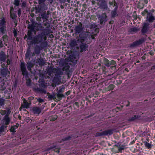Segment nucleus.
Segmentation results:
<instances>
[{
	"mask_svg": "<svg viewBox=\"0 0 155 155\" xmlns=\"http://www.w3.org/2000/svg\"><path fill=\"white\" fill-rule=\"evenodd\" d=\"M50 29H45L44 32H42L36 36L34 37L32 40V42L34 44H41L40 47H46L47 45L46 35H48L50 33Z\"/></svg>",
	"mask_w": 155,
	"mask_h": 155,
	"instance_id": "f257e3e1",
	"label": "nucleus"
},
{
	"mask_svg": "<svg viewBox=\"0 0 155 155\" xmlns=\"http://www.w3.org/2000/svg\"><path fill=\"white\" fill-rule=\"evenodd\" d=\"M28 28L30 30L28 32V39H30V38H31V32L32 31H43L44 30L45 31L44 27L42 26L41 23H35V24L34 23H32L31 25H29L28 26Z\"/></svg>",
	"mask_w": 155,
	"mask_h": 155,
	"instance_id": "f03ea898",
	"label": "nucleus"
},
{
	"mask_svg": "<svg viewBox=\"0 0 155 155\" xmlns=\"http://www.w3.org/2000/svg\"><path fill=\"white\" fill-rule=\"evenodd\" d=\"M88 34H90V32L88 31H84L82 36L81 37V39H83V41H81L80 44L78 45H80V52H82L83 51H86V48L87 47V44L84 42L87 39V38L88 35Z\"/></svg>",
	"mask_w": 155,
	"mask_h": 155,
	"instance_id": "7ed1b4c3",
	"label": "nucleus"
},
{
	"mask_svg": "<svg viewBox=\"0 0 155 155\" xmlns=\"http://www.w3.org/2000/svg\"><path fill=\"white\" fill-rule=\"evenodd\" d=\"M83 34V32H82L81 34H79V35L77 36L78 39L77 40H73L70 43V46L73 47L76 45H78L80 44V43L81 42V41H83V39H81V37H82Z\"/></svg>",
	"mask_w": 155,
	"mask_h": 155,
	"instance_id": "20e7f679",
	"label": "nucleus"
},
{
	"mask_svg": "<svg viewBox=\"0 0 155 155\" xmlns=\"http://www.w3.org/2000/svg\"><path fill=\"white\" fill-rule=\"evenodd\" d=\"M84 29V27L82 23L80 22L78 25L75 26L74 28L75 34H81L82 32ZM84 31H83L84 32Z\"/></svg>",
	"mask_w": 155,
	"mask_h": 155,
	"instance_id": "39448f33",
	"label": "nucleus"
},
{
	"mask_svg": "<svg viewBox=\"0 0 155 155\" xmlns=\"http://www.w3.org/2000/svg\"><path fill=\"white\" fill-rule=\"evenodd\" d=\"M113 131L112 130H105L101 132H97L96 133L95 136L97 137L103 135H110L113 134Z\"/></svg>",
	"mask_w": 155,
	"mask_h": 155,
	"instance_id": "423d86ee",
	"label": "nucleus"
},
{
	"mask_svg": "<svg viewBox=\"0 0 155 155\" xmlns=\"http://www.w3.org/2000/svg\"><path fill=\"white\" fill-rule=\"evenodd\" d=\"M21 70L22 72V74L25 77L27 76L28 72L27 71L25 64L23 62H21L20 64Z\"/></svg>",
	"mask_w": 155,
	"mask_h": 155,
	"instance_id": "0eeeda50",
	"label": "nucleus"
},
{
	"mask_svg": "<svg viewBox=\"0 0 155 155\" xmlns=\"http://www.w3.org/2000/svg\"><path fill=\"white\" fill-rule=\"evenodd\" d=\"M97 17L100 20V23L101 25L104 24V23L107 21V16L105 13L102 14L101 15H98Z\"/></svg>",
	"mask_w": 155,
	"mask_h": 155,
	"instance_id": "6e6552de",
	"label": "nucleus"
},
{
	"mask_svg": "<svg viewBox=\"0 0 155 155\" xmlns=\"http://www.w3.org/2000/svg\"><path fill=\"white\" fill-rule=\"evenodd\" d=\"M149 24L148 23H144L143 24V25L141 30V32L143 34H144L148 31L149 29Z\"/></svg>",
	"mask_w": 155,
	"mask_h": 155,
	"instance_id": "1a4fd4ad",
	"label": "nucleus"
},
{
	"mask_svg": "<svg viewBox=\"0 0 155 155\" xmlns=\"http://www.w3.org/2000/svg\"><path fill=\"white\" fill-rule=\"evenodd\" d=\"M23 104H22L20 109H22V108H28L30 105V103H28L27 101L24 98L23 99Z\"/></svg>",
	"mask_w": 155,
	"mask_h": 155,
	"instance_id": "9d476101",
	"label": "nucleus"
},
{
	"mask_svg": "<svg viewBox=\"0 0 155 155\" xmlns=\"http://www.w3.org/2000/svg\"><path fill=\"white\" fill-rule=\"evenodd\" d=\"M32 111L34 114L38 115L41 112V109L39 107H34L32 109Z\"/></svg>",
	"mask_w": 155,
	"mask_h": 155,
	"instance_id": "9b49d317",
	"label": "nucleus"
},
{
	"mask_svg": "<svg viewBox=\"0 0 155 155\" xmlns=\"http://www.w3.org/2000/svg\"><path fill=\"white\" fill-rule=\"evenodd\" d=\"M9 114V113L8 111L3 120V124L7 125L9 124V118L8 117Z\"/></svg>",
	"mask_w": 155,
	"mask_h": 155,
	"instance_id": "f8f14e48",
	"label": "nucleus"
},
{
	"mask_svg": "<svg viewBox=\"0 0 155 155\" xmlns=\"http://www.w3.org/2000/svg\"><path fill=\"white\" fill-rule=\"evenodd\" d=\"M56 70V68H54L53 67H50L48 69V74L53 77L54 76L53 73L55 74V72Z\"/></svg>",
	"mask_w": 155,
	"mask_h": 155,
	"instance_id": "ddd939ff",
	"label": "nucleus"
},
{
	"mask_svg": "<svg viewBox=\"0 0 155 155\" xmlns=\"http://www.w3.org/2000/svg\"><path fill=\"white\" fill-rule=\"evenodd\" d=\"M63 92L62 88L60 89L58 91L57 94V96L58 98V100H61V98L64 97V95L63 94Z\"/></svg>",
	"mask_w": 155,
	"mask_h": 155,
	"instance_id": "4468645a",
	"label": "nucleus"
},
{
	"mask_svg": "<svg viewBox=\"0 0 155 155\" xmlns=\"http://www.w3.org/2000/svg\"><path fill=\"white\" fill-rule=\"evenodd\" d=\"M144 42V40L143 39H141L139 41H135L134 42L130 45V47H136L141 44Z\"/></svg>",
	"mask_w": 155,
	"mask_h": 155,
	"instance_id": "2eb2a0df",
	"label": "nucleus"
},
{
	"mask_svg": "<svg viewBox=\"0 0 155 155\" xmlns=\"http://www.w3.org/2000/svg\"><path fill=\"white\" fill-rule=\"evenodd\" d=\"M100 7L101 9H107V2L104 0L102 1L100 3Z\"/></svg>",
	"mask_w": 155,
	"mask_h": 155,
	"instance_id": "dca6fc26",
	"label": "nucleus"
},
{
	"mask_svg": "<svg viewBox=\"0 0 155 155\" xmlns=\"http://www.w3.org/2000/svg\"><path fill=\"white\" fill-rule=\"evenodd\" d=\"M54 74L56 77H58L59 76L60 77V75H62L63 74V72L61 69L56 68Z\"/></svg>",
	"mask_w": 155,
	"mask_h": 155,
	"instance_id": "f3484780",
	"label": "nucleus"
},
{
	"mask_svg": "<svg viewBox=\"0 0 155 155\" xmlns=\"http://www.w3.org/2000/svg\"><path fill=\"white\" fill-rule=\"evenodd\" d=\"M49 14V11H48L47 12H45L41 14V16L43 19H46L47 20L48 18V15Z\"/></svg>",
	"mask_w": 155,
	"mask_h": 155,
	"instance_id": "a211bd4d",
	"label": "nucleus"
},
{
	"mask_svg": "<svg viewBox=\"0 0 155 155\" xmlns=\"http://www.w3.org/2000/svg\"><path fill=\"white\" fill-rule=\"evenodd\" d=\"M69 66L68 65H65L63 68V71H66V74L69 75L70 73V71L69 70Z\"/></svg>",
	"mask_w": 155,
	"mask_h": 155,
	"instance_id": "6ab92c4d",
	"label": "nucleus"
},
{
	"mask_svg": "<svg viewBox=\"0 0 155 155\" xmlns=\"http://www.w3.org/2000/svg\"><path fill=\"white\" fill-rule=\"evenodd\" d=\"M36 62L38 63L39 65L41 66H43L45 63V61L42 58H38Z\"/></svg>",
	"mask_w": 155,
	"mask_h": 155,
	"instance_id": "aec40b11",
	"label": "nucleus"
},
{
	"mask_svg": "<svg viewBox=\"0 0 155 155\" xmlns=\"http://www.w3.org/2000/svg\"><path fill=\"white\" fill-rule=\"evenodd\" d=\"M6 59L5 55L3 52L0 53V61L4 62Z\"/></svg>",
	"mask_w": 155,
	"mask_h": 155,
	"instance_id": "412c9836",
	"label": "nucleus"
},
{
	"mask_svg": "<svg viewBox=\"0 0 155 155\" xmlns=\"http://www.w3.org/2000/svg\"><path fill=\"white\" fill-rule=\"evenodd\" d=\"M47 94L48 98L50 100H54L55 99V93H53L52 94H51L49 93L48 92Z\"/></svg>",
	"mask_w": 155,
	"mask_h": 155,
	"instance_id": "4be33fe9",
	"label": "nucleus"
},
{
	"mask_svg": "<svg viewBox=\"0 0 155 155\" xmlns=\"http://www.w3.org/2000/svg\"><path fill=\"white\" fill-rule=\"evenodd\" d=\"M148 17H149V18L148 19V20L150 22H152L155 19L152 16V15L149 13H148L147 15V18H148Z\"/></svg>",
	"mask_w": 155,
	"mask_h": 155,
	"instance_id": "5701e85b",
	"label": "nucleus"
},
{
	"mask_svg": "<svg viewBox=\"0 0 155 155\" xmlns=\"http://www.w3.org/2000/svg\"><path fill=\"white\" fill-rule=\"evenodd\" d=\"M72 137V135L68 136L64 138L62 140L59 142V143H61L64 141H66L70 140Z\"/></svg>",
	"mask_w": 155,
	"mask_h": 155,
	"instance_id": "b1692460",
	"label": "nucleus"
},
{
	"mask_svg": "<svg viewBox=\"0 0 155 155\" xmlns=\"http://www.w3.org/2000/svg\"><path fill=\"white\" fill-rule=\"evenodd\" d=\"M27 67L28 71H31V68L33 66V64L31 62H29L27 63Z\"/></svg>",
	"mask_w": 155,
	"mask_h": 155,
	"instance_id": "393cba45",
	"label": "nucleus"
},
{
	"mask_svg": "<svg viewBox=\"0 0 155 155\" xmlns=\"http://www.w3.org/2000/svg\"><path fill=\"white\" fill-rule=\"evenodd\" d=\"M117 6H116L115 7L114 9L111 12V15L112 17H115L116 16H117V13L116 12L117 10Z\"/></svg>",
	"mask_w": 155,
	"mask_h": 155,
	"instance_id": "a878e982",
	"label": "nucleus"
},
{
	"mask_svg": "<svg viewBox=\"0 0 155 155\" xmlns=\"http://www.w3.org/2000/svg\"><path fill=\"white\" fill-rule=\"evenodd\" d=\"M138 31V29L135 27H133L130 28L129 31L132 33L137 32Z\"/></svg>",
	"mask_w": 155,
	"mask_h": 155,
	"instance_id": "bb28decb",
	"label": "nucleus"
},
{
	"mask_svg": "<svg viewBox=\"0 0 155 155\" xmlns=\"http://www.w3.org/2000/svg\"><path fill=\"white\" fill-rule=\"evenodd\" d=\"M140 117V116L138 115H135L134 116L129 119V121H133Z\"/></svg>",
	"mask_w": 155,
	"mask_h": 155,
	"instance_id": "cd10ccee",
	"label": "nucleus"
},
{
	"mask_svg": "<svg viewBox=\"0 0 155 155\" xmlns=\"http://www.w3.org/2000/svg\"><path fill=\"white\" fill-rule=\"evenodd\" d=\"M31 52V50L30 49V48H29L28 49L25 55V58L27 59L28 58L29 59H30L29 56L30 55V53Z\"/></svg>",
	"mask_w": 155,
	"mask_h": 155,
	"instance_id": "c85d7f7f",
	"label": "nucleus"
},
{
	"mask_svg": "<svg viewBox=\"0 0 155 155\" xmlns=\"http://www.w3.org/2000/svg\"><path fill=\"white\" fill-rule=\"evenodd\" d=\"M18 124H16L15 125L12 126L11 128H10V131L14 132H15V130L18 128Z\"/></svg>",
	"mask_w": 155,
	"mask_h": 155,
	"instance_id": "c756f323",
	"label": "nucleus"
},
{
	"mask_svg": "<svg viewBox=\"0 0 155 155\" xmlns=\"http://www.w3.org/2000/svg\"><path fill=\"white\" fill-rule=\"evenodd\" d=\"M48 4H45L44 3H42L41 4V6L42 7V9L44 10H46L48 9Z\"/></svg>",
	"mask_w": 155,
	"mask_h": 155,
	"instance_id": "7c9ffc66",
	"label": "nucleus"
},
{
	"mask_svg": "<svg viewBox=\"0 0 155 155\" xmlns=\"http://www.w3.org/2000/svg\"><path fill=\"white\" fill-rule=\"evenodd\" d=\"M104 61V64L106 66L109 67L110 66L109 61L108 59L105 58Z\"/></svg>",
	"mask_w": 155,
	"mask_h": 155,
	"instance_id": "2f4dec72",
	"label": "nucleus"
},
{
	"mask_svg": "<svg viewBox=\"0 0 155 155\" xmlns=\"http://www.w3.org/2000/svg\"><path fill=\"white\" fill-rule=\"evenodd\" d=\"M58 117V116L56 115H54L51 116L50 117V120L51 121L55 120Z\"/></svg>",
	"mask_w": 155,
	"mask_h": 155,
	"instance_id": "473e14b6",
	"label": "nucleus"
},
{
	"mask_svg": "<svg viewBox=\"0 0 155 155\" xmlns=\"http://www.w3.org/2000/svg\"><path fill=\"white\" fill-rule=\"evenodd\" d=\"M114 87V85L112 84H110L107 87V90L108 91L112 90L113 89Z\"/></svg>",
	"mask_w": 155,
	"mask_h": 155,
	"instance_id": "72a5a7b5",
	"label": "nucleus"
},
{
	"mask_svg": "<svg viewBox=\"0 0 155 155\" xmlns=\"http://www.w3.org/2000/svg\"><path fill=\"white\" fill-rule=\"evenodd\" d=\"M36 9L37 12L38 13H41V12L44 11V10L42 9V7H41V6H39Z\"/></svg>",
	"mask_w": 155,
	"mask_h": 155,
	"instance_id": "f704fd0d",
	"label": "nucleus"
},
{
	"mask_svg": "<svg viewBox=\"0 0 155 155\" xmlns=\"http://www.w3.org/2000/svg\"><path fill=\"white\" fill-rule=\"evenodd\" d=\"M35 52L37 54H39L40 53V50L36 47L35 49Z\"/></svg>",
	"mask_w": 155,
	"mask_h": 155,
	"instance_id": "c9c22d12",
	"label": "nucleus"
},
{
	"mask_svg": "<svg viewBox=\"0 0 155 155\" xmlns=\"http://www.w3.org/2000/svg\"><path fill=\"white\" fill-rule=\"evenodd\" d=\"M5 99L2 98H0V106H2L5 104Z\"/></svg>",
	"mask_w": 155,
	"mask_h": 155,
	"instance_id": "e433bc0d",
	"label": "nucleus"
},
{
	"mask_svg": "<svg viewBox=\"0 0 155 155\" xmlns=\"http://www.w3.org/2000/svg\"><path fill=\"white\" fill-rule=\"evenodd\" d=\"M37 91H39L41 93H43L44 94H46V91L45 90L43 89H42V88H37Z\"/></svg>",
	"mask_w": 155,
	"mask_h": 155,
	"instance_id": "4c0bfd02",
	"label": "nucleus"
},
{
	"mask_svg": "<svg viewBox=\"0 0 155 155\" xmlns=\"http://www.w3.org/2000/svg\"><path fill=\"white\" fill-rule=\"evenodd\" d=\"M5 22L4 19L0 20V26H4Z\"/></svg>",
	"mask_w": 155,
	"mask_h": 155,
	"instance_id": "58836bf2",
	"label": "nucleus"
},
{
	"mask_svg": "<svg viewBox=\"0 0 155 155\" xmlns=\"http://www.w3.org/2000/svg\"><path fill=\"white\" fill-rule=\"evenodd\" d=\"M6 127L3 125L0 127V134H1L2 132L4 131V130L5 128Z\"/></svg>",
	"mask_w": 155,
	"mask_h": 155,
	"instance_id": "ea45409f",
	"label": "nucleus"
},
{
	"mask_svg": "<svg viewBox=\"0 0 155 155\" xmlns=\"http://www.w3.org/2000/svg\"><path fill=\"white\" fill-rule=\"evenodd\" d=\"M109 3L110 5H114V6H115L116 7L117 6V3L115 2V1H113L112 2H110Z\"/></svg>",
	"mask_w": 155,
	"mask_h": 155,
	"instance_id": "a19ab883",
	"label": "nucleus"
},
{
	"mask_svg": "<svg viewBox=\"0 0 155 155\" xmlns=\"http://www.w3.org/2000/svg\"><path fill=\"white\" fill-rule=\"evenodd\" d=\"M37 101H38V102H39V105H41V103L42 102H44V100L40 98H39L38 99H37Z\"/></svg>",
	"mask_w": 155,
	"mask_h": 155,
	"instance_id": "79ce46f5",
	"label": "nucleus"
},
{
	"mask_svg": "<svg viewBox=\"0 0 155 155\" xmlns=\"http://www.w3.org/2000/svg\"><path fill=\"white\" fill-rule=\"evenodd\" d=\"M124 148L123 147H119L118 148V150L117 151H115L114 152L117 153L121 152L122 150H124Z\"/></svg>",
	"mask_w": 155,
	"mask_h": 155,
	"instance_id": "37998d69",
	"label": "nucleus"
},
{
	"mask_svg": "<svg viewBox=\"0 0 155 155\" xmlns=\"http://www.w3.org/2000/svg\"><path fill=\"white\" fill-rule=\"evenodd\" d=\"M145 146L146 147L148 148L151 147V145L149 143L146 142L145 144Z\"/></svg>",
	"mask_w": 155,
	"mask_h": 155,
	"instance_id": "c03bdc74",
	"label": "nucleus"
},
{
	"mask_svg": "<svg viewBox=\"0 0 155 155\" xmlns=\"http://www.w3.org/2000/svg\"><path fill=\"white\" fill-rule=\"evenodd\" d=\"M19 0H15L14 3L16 6H18L19 5Z\"/></svg>",
	"mask_w": 155,
	"mask_h": 155,
	"instance_id": "a18cd8bd",
	"label": "nucleus"
},
{
	"mask_svg": "<svg viewBox=\"0 0 155 155\" xmlns=\"http://www.w3.org/2000/svg\"><path fill=\"white\" fill-rule=\"evenodd\" d=\"M5 29V28L4 26H2L0 28V31L2 33H4Z\"/></svg>",
	"mask_w": 155,
	"mask_h": 155,
	"instance_id": "49530a36",
	"label": "nucleus"
},
{
	"mask_svg": "<svg viewBox=\"0 0 155 155\" xmlns=\"http://www.w3.org/2000/svg\"><path fill=\"white\" fill-rule=\"evenodd\" d=\"M6 113V111L1 110L0 111V113L2 115L5 114Z\"/></svg>",
	"mask_w": 155,
	"mask_h": 155,
	"instance_id": "de8ad7c7",
	"label": "nucleus"
},
{
	"mask_svg": "<svg viewBox=\"0 0 155 155\" xmlns=\"http://www.w3.org/2000/svg\"><path fill=\"white\" fill-rule=\"evenodd\" d=\"M116 64V62L114 60H111L110 63V65H114Z\"/></svg>",
	"mask_w": 155,
	"mask_h": 155,
	"instance_id": "09e8293b",
	"label": "nucleus"
},
{
	"mask_svg": "<svg viewBox=\"0 0 155 155\" xmlns=\"http://www.w3.org/2000/svg\"><path fill=\"white\" fill-rule=\"evenodd\" d=\"M13 33L14 37H16L17 36V33L16 30L15 28H14Z\"/></svg>",
	"mask_w": 155,
	"mask_h": 155,
	"instance_id": "8fccbe9b",
	"label": "nucleus"
},
{
	"mask_svg": "<svg viewBox=\"0 0 155 155\" xmlns=\"http://www.w3.org/2000/svg\"><path fill=\"white\" fill-rule=\"evenodd\" d=\"M26 84L27 86H29L31 83V80L30 79H28L26 82Z\"/></svg>",
	"mask_w": 155,
	"mask_h": 155,
	"instance_id": "3c124183",
	"label": "nucleus"
},
{
	"mask_svg": "<svg viewBox=\"0 0 155 155\" xmlns=\"http://www.w3.org/2000/svg\"><path fill=\"white\" fill-rule=\"evenodd\" d=\"M16 16L14 14L12 15L10 12V17L12 18H15L16 17Z\"/></svg>",
	"mask_w": 155,
	"mask_h": 155,
	"instance_id": "603ef678",
	"label": "nucleus"
},
{
	"mask_svg": "<svg viewBox=\"0 0 155 155\" xmlns=\"http://www.w3.org/2000/svg\"><path fill=\"white\" fill-rule=\"evenodd\" d=\"M43 25L45 26H46V28L45 29H49V27H50L49 25L47 26V24L46 23H44Z\"/></svg>",
	"mask_w": 155,
	"mask_h": 155,
	"instance_id": "864d4df0",
	"label": "nucleus"
},
{
	"mask_svg": "<svg viewBox=\"0 0 155 155\" xmlns=\"http://www.w3.org/2000/svg\"><path fill=\"white\" fill-rule=\"evenodd\" d=\"M45 0H38V2L39 4H40L41 3L44 2Z\"/></svg>",
	"mask_w": 155,
	"mask_h": 155,
	"instance_id": "5fc2aeb1",
	"label": "nucleus"
},
{
	"mask_svg": "<svg viewBox=\"0 0 155 155\" xmlns=\"http://www.w3.org/2000/svg\"><path fill=\"white\" fill-rule=\"evenodd\" d=\"M21 14V10L20 8H19L18 10V15L19 17L20 16Z\"/></svg>",
	"mask_w": 155,
	"mask_h": 155,
	"instance_id": "6e6d98bb",
	"label": "nucleus"
},
{
	"mask_svg": "<svg viewBox=\"0 0 155 155\" xmlns=\"http://www.w3.org/2000/svg\"><path fill=\"white\" fill-rule=\"evenodd\" d=\"M26 2H24L22 4V7H25L26 6Z\"/></svg>",
	"mask_w": 155,
	"mask_h": 155,
	"instance_id": "4d7b16f0",
	"label": "nucleus"
},
{
	"mask_svg": "<svg viewBox=\"0 0 155 155\" xmlns=\"http://www.w3.org/2000/svg\"><path fill=\"white\" fill-rule=\"evenodd\" d=\"M147 12V11L146 10H145L142 13V15L143 16H144L145 14Z\"/></svg>",
	"mask_w": 155,
	"mask_h": 155,
	"instance_id": "13d9d810",
	"label": "nucleus"
},
{
	"mask_svg": "<svg viewBox=\"0 0 155 155\" xmlns=\"http://www.w3.org/2000/svg\"><path fill=\"white\" fill-rule=\"evenodd\" d=\"M36 20L37 21H38V22H39L41 21V18L39 17H37L36 18Z\"/></svg>",
	"mask_w": 155,
	"mask_h": 155,
	"instance_id": "bf43d9fd",
	"label": "nucleus"
},
{
	"mask_svg": "<svg viewBox=\"0 0 155 155\" xmlns=\"http://www.w3.org/2000/svg\"><path fill=\"white\" fill-rule=\"evenodd\" d=\"M95 94L96 95H98L99 94V92H98V91H95Z\"/></svg>",
	"mask_w": 155,
	"mask_h": 155,
	"instance_id": "052dcab7",
	"label": "nucleus"
},
{
	"mask_svg": "<svg viewBox=\"0 0 155 155\" xmlns=\"http://www.w3.org/2000/svg\"><path fill=\"white\" fill-rule=\"evenodd\" d=\"M95 31L97 32V33L99 32V29L98 28H96L95 29Z\"/></svg>",
	"mask_w": 155,
	"mask_h": 155,
	"instance_id": "680f3d73",
	"label": "nucleus"
},
{
	"mask_svg": "<svg viewBox=\"0 0 155 155\" xmlns=\"http://www.w3.org/2000/svg\"><path fill=\"white\" fill-rule=\"evenodd\" d=\"M54 151L56 152H57L58 153H59L60 152L59 149H58L57 150H54Z\"/></svg>",
	"mask_w": 155,
	"mask_h": 155,
	"instance_id": "e2e57ef3",
	"label": "nucleus"
},
{
	"mask_svg": "<svg viewBox=\"0 0 155 155\" xmlns=\"http://www.w3.org/2000/svg\"><path fill=\"white\" fill-rule=\"evenodd\" d=\"M74 104L75 105H76L77 106L78 105V102H75L74 103Z\"/></svg>",
	"mask_w": 155,
	"mask_h": 155,
	"instance_id": "0e129e2a",
	"label": "nucleus"
},
{
	"mask_svg": "<svg viewBox=\"0 0 155 155\" xmlns=\"http://www.w3.org/2000/svg\"><path fill=\"white\" fill-rule=\"evenodd\" d=\"M31 54H32V56H34L35 55V54H36L35 52L31 53Z\"/></svg>",
	"mask_w": 155,
	"mask_h": 155,
	"instance_id": "69168bd1",
	"label": "nucleus"
},
{
	"mask_svg": "<svg viewBox=\"0 0 155 155\" xmlns=\"http://www.w3.org/2000/svg\"><path fill=\"white\" fill-rule=\"evenodd\" d=\"M70 94V92L69 91H68L66 93L67 95H69Z\"/></svg>",
	"mask_w": 155,
	"mask_h": 155,
	"instance_id": "338daca9",
	"label": "nucleus"
},
{
	"mask_svg": "<svg viewBox=\"0 0 155 155\" xmlns=\"http://www.w3.org/2000/svg\"><path fill=\"white\" fill-rule=\"evenodd\" d=\"M18 117L20 120L21 118V117L20 115H18Z\"/></svg>",
	"mask_w": 155,
	"mask_h": 155,
	"instance_id": "774afa93",
	"label": "nucleus"
}]
</instances>
